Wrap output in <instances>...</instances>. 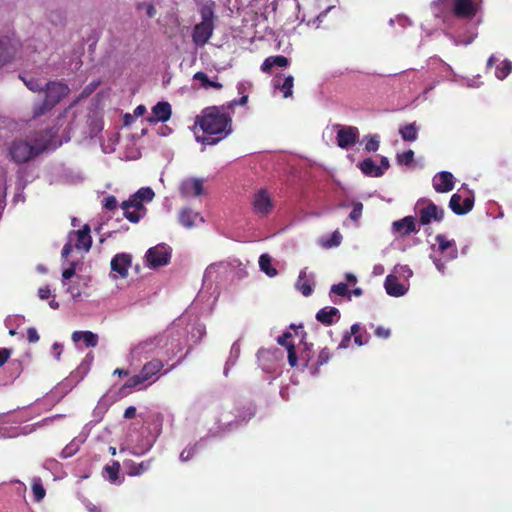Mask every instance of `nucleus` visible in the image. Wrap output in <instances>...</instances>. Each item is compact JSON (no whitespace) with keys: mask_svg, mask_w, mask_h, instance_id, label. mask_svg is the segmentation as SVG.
I'll use <instances>...</instances> for the list:
<instances>
[{"mask_svg":"<svg viewBox=\"0 0 512 512\" xmlns=\"http://www.w3.org/2000/svg\"><path fill=\"white\" fill-rule=\"evenodd\" d=\"M253 210L260 216H267L273 209V201L266 189H259L253 196Z\"/></svg>","mask_w":512,"mask_h":512,"instance_id":"7","label":"nucleus"},{"mask_svg":"<svg viewBox=\"0 0 512 512\" xmlns=\"http://www.w3.org/2000/svg\"><path fill=\"white\" fill-rule=\"evenodd\" d=\"M80 449V441L73 439L60 452V458L66 459L75 455Z\"/></svg>","mask_w":512,"mask_h":512,"instance_id":"35","label":"nucleus"},{"mask_svg":"<svg viewBox=\"0 0 512 512\" xmlns=\"http://www.w3.org/2000/svg\"><path fill=\"white\" fill-rule=\"evenodd\" d=\"M334 128L337 130V145L341 149H347L358 141L359 130L357 127L335 124Z\"/></svg>","mask_w":512,"mask_h":512,"instance_id":"5","label":"nucleus"},{"mask_svg":"<svg viewBox=\"0 0 512 512\" xmlns=\"http://www.w3.org/2000/svg\"><path fill=\"white\" fill-rule=\"evenodd\" d=\"M146 13H147V16L152 18L155 16L156 14V8L154 7L153 4L149 3L146 5Z\"/></svg>","mask_w":512,"mask_h":512,"instance_id":"62","label":"nucleus"},{"mask_svg":"<svg viewBox=\"0 0 512 512\" xmlns=\"http://www.w3.org/2000/svg\"><path fill=\"white\" fill-rule=\"evenodd\" d=\"M399 134L404 141H415L418 138V127L416 123H409L399 129Z\"/></svg>","mask_w":512,"mask_h":512,"instance_id":"30","label":"nucleus"},{"mask_svg":"<svg viewBox=\"0 0 512 512\" xmlns=\"http://www.w3.org/2000/svg\"><path fill=\"white\" fill-rule=\"evenodd\" d=\"M288 352V362L291 367H295L298 363V357L296 353L295 345H291L287 349Z\"/></svg>","mask_w":512,"mask_h":512,"instance_id":"51","label":"nucleus"},{"mask_svg":"<svg viewBox=\"0 0 512 512\" xmlns=\"http://www.w3.org/2000/svg\"><path fill=\"white\" fill-rule=\"evenodd\" d=\"M294 77L288 75L285 77L282 84H275V88L279 89L283 93L284 98L291 97L293 94Z\"/></svg>","mask_w":512,"mask_h":512,"instance_id":"33","label":"nucleus"},{"mask_svg":"<svg viewBox=\"0 0 512 512\" xmlns=\"http://www.w3.org/2000/svg\"><path fill=\"white\" fill-rule=\"evenodd\" d=\"M330 291H331V293H334V294H336L338 296H343V297L344 296H348V297H350L348 286L345 283H338V284L332 285Z\"/></svg>","mask_w":512,"mask_h":512,"instance_id":"43","label":"nucleus"},{"mask_svg":"<svg viewBox=\"0 0 512 512\" xmlns=\"http://www.w3.org/2000/svg\"><path fill=\"white\" fill-rule=\"evenodd\" d=\"M196 140L203 145H215L232 132V118L225 112V105L209 106L196 116Z\"/></svg>","mask_w":512,"mask_h":512,"instance_id":"1","label":"nucleus"},{"mask_svg":"<svg viewBox=\"0 0 512 512\" xmlns=\"http://www.w3.org/2000/svg\"><path fill=\"white\" fill-rule=\"evenodd\" d=\"M462 197L455 193L451 196L449 201L450 209L457 215H465L470 212L474 206V199L472 197H466L461 204Z\"/></svg>","mask_w":512,"mask_h":512,"instance_id":"14","label":"nucleus"},{"mask_svg":"<svg viewBox=\"0 0 512 512\" xmlns=\"http://www.w3.org/2000/svg\"><path fill=\"white\" fill-rule=\"evenodd\" d=\"M132 263V256L128 253L116 254L110 263L111 270L118 273L121 278L128 276V270Z\"/></svg>","mask_w":512,"mask_h":512,"instance_id":"11","label":"nucleus"},{"mask_svg":"<svg viewBox=\"0 0 512 512\" xmlns=\"http://www.w3.org/2000/svg\"><path fill=\"white\" fill-rule=\"evenodd\" d=\"M75 266H76V264L73 262V263H71L69 268L65 269L62 272L63 279L68 280V279H70L71 277L74 276V274H75Z\"/></svg>","mask_w":512,"mask_h":512,"instance_id":"57","label":"nucleus"},{"mask_svg":"<svg viewBox=\"0 0 512 512\" xmlns=\"http://www.w3.org/2000/svg\"><path fill=\"white\" fill-rule=\"evenodd\" d=\"M51 295V290L48 286L41 287L38 289V296L40 299L45 300L48 299Z\"/></svg>","mask_w":512,"mask_h":512,"instance_id":"58","label":"nucleus"},{"mask_svg":"<svg viewBox=\"0 0 512 512\" xmlns=\"http://www.w3.org/2000/svg\"><path fill=\"white\" fill-rule=\"evenodd\" d=\"M39 339H40V336L34 327H30L27 329V340L30 343H36L39 341Z\"/></svg>","mask_w":512,"mask_h":512,"instance_id":"55","label":"nucleus"},{"mask_svg":"<svg viewBox=\"0 0 512 512\" xmlns=\"http://www.w3.org/2000/svg\"><path fill=\"white\" fill-rule=\"evenodd\" d=\"M32 491H33V495H34V500L36 502H40L41 500H43V498L46 495V491H45L42 483L40 482V480L35 481L32 484Z\"/></svg>","mask_w":512,"mask_h":512,"instance_id":"40","label":"nucleus"},{"mask_svg":"<svg viewBox=\"0 0 512 512\" xmlns=\"http://www.w3.org/2000/svg\"><path fill=\"white\" fill-rule=\"evenodd\" d=\"M452 12L457 18L472 19L477 14V6L472 0H455Z\"/></svg>","mask_w":512,"mask_h":512,"instance_id":"9","label":"nucleus"},{"mask_svg":"<svg viewBox=\"0 0 512 512\" xmlns=\"http://www.w3.org/2000/svg\"><path fill=\"white\" fill-rule=\"evenodd\" d=\"M353 336H354V343L357 346H363V345L367 344L370 339V335L365 330L362 331V329L360 330V332H358L356 335H353Z\"/></svg>","mask_w":512,"mask_h":512,"instance_id":"46","label":"nucleus"},{"mask_svg":"<svg viewBox=\"0 0 512 512\" xmlns=\"http://www.w3.org/2000/svg\"><path fill=\"white\" fill-rule=\"evenodd\" d=\"M358 168L361 172L370 177H381L382 171L377 167L375 162L371 158H366L358 163Z\"/></svg>","mask_w":512,"mask_h":512,"instance_id":"28","label":"nucleus"},{"mask_svg":"<svg viewBox=\"0 0 512 512\" xmlns=\"http://www.w3.org/2000/svg\"><path fill=\"white\" fill-rule=\"evenodd\" d=\"M17 50V43L8 36H0V66L10 62Z\"/></svg>","mask_w":512,"mask_h":512,"instance_id":"13","label":"nucleus"},{"mask_svg":"<svg viewBox=\"0 0 512 512\" xmlns=\"http://www.w3.org/2000/svg\"><path fill=\"white\" fill-rule=\"evenodd\" d=\"M72 250H73V246H72L71 240H70L63 246V249L61 252L62 257L67 258L71 254Z\"/></svg>","mask_w":512,"mask_h":512,"instance_id":"61","label":"nucleus"},{"mask_svg":"<svg viewBox=\"0 0 512 512\" xmlns=\"http://www.w3.org/2000/svg\"><path fill=\"white\" fill-rule=\"evenodd\" d=\"M248 101V96L247 95H244L242 97H240L239 99H234L232 101H230L226 106H225V110L226 109H233L235 106L237 105H245Z\"/></svg>","mask_w":512,"mask_h":512,"instance_id":"54","label":"nucleus"},{"mask_svg":"<svg viewBox=\"0 0 512 512\" xmlns=\"http://www.w3.org/2000/svg\"><path fill=\"white\" fill-rule=\"evenodd\" d=\"M151 462H152V460L142 461L141 463H135V462L126 463L127 469H128L127 474L129 476L141 475L142 473H144L145 471H147L150 468Z\"/></svg>","mask_w":512,"mask_h":512,"instance_id":"32","label":"nucleus"},{"mask_svg":"<svg viewBox=\"0 0 512 512\" xmlns=\"http://www.w3.org/2000/svg\"><path fill=\"white\" fill-rule=\"evenodd\" d=\"M197 220L203 221V218L199 213L193 212L189 208L182 209L179 214V221L186 228L195 226Z\"/></svg>","mask_w":512,"mask_h":512,"instance_id":"27","label":"nucleus"},{"mask_svg":"<svg viewBox=\"0 0 512 512\" xmlns=\"http://www.w3.org/2000/svg\"><path fill=\"white\" fill-rule=\"evenodd\" d=\"M374 334L377 337H379V338L387 339V338L390 337L391 331H390L389 328H386V327H383V326H378V327L375 328Z\"/></svg>","mask_w":512,"mask_h":512,"instance_id":"53","label":"nucleus"},{"mask_svg":"<svg viewBox=\"0 0 512 512\" xmlns=\"http://www.w3.org/2000/svg\"><path fill=\"white\" fill-rule=\"evenodd\" d=\"M172 114L171 105L168 102H158L152 108V116L148 118L149 122H166Z\"/></svg>","mask_w":512,"mask_h":512,"instance_id":"17","label":"nucleus"},{"mask_svg":"<svg viewBox=\"0 0 512 512\" xmlns=\"http://www.w3.org/2000/svg\"><path fill=\"white\" fill-rule=\"evenodd\" d=\"M340 318V311L335 307H324L316 314V319L323 325H332L336 319Z\"/></svg>","mask_w":512,"mask_h":512,"instance_id":"20","label":"nucleus"},{"mask_svg":"<svg viewBox=\"0 0 512 512\" xmlns=\"http://www.w3.org/2000/svg\"><path fill=\"white\" fill-rule=\"evenodd\" d=\"M90 226L85 224L81 229L77 231H72L70 233V240L72 241V237H75V245L74 247L77 250H84L88 252L92 245V237L90 235Z\"/></svg>","mask_w":512,"mask_h":512,"instance_id":"10","label":"nucleus"},{"mask_svg":"<svg viewBox=\"0 0 512 512\" xmlns=\"http://www.w3.org/2000/svg\"><path fill=\"white\" fill-rule=\"evenodd\" d=\"M105 471L107 472L109 479L112 482H115L118 479V474L120 471V464L119 462L115 461L110 466L105 467Z\"/></svg>","mask_w":512,"mask_h":512,"instance_id":"42","label":"nucleus"},{"mask_svg":"<svg viewBox=\"0 0 512 512\" xmlns=\"http://www.w3.org/2000/svg\"><path fill=\"white\" fill-rule=\"evenodd\" d=\"M378 135L368 136L365 143V150L368 152H376L379 149Z\"/></svg>","mask_w":512,"mask_h":512,"instance_id":"41","label":"nucleus"},{"mask_svg":"<svg viewBox=\"0 0 512 512\" xmlns=\"http://www.w3.org/2000/svg\"><path fill=\"white\" fill-rule=\"evenodd\" d=\"M259 267L269 277H274L278 274L276 268L272 266V258L268 254H262L259 257Z\"/></svg>","mask_w":512,"mask_h":512,"instance_id":"31","label":"nucleus"},{"mask_svg":"<svg viewBox=\"0 0 512 512\" xmlns=\"http://www.w3.org/2000/svg\"><path fill=\"white\" fill-rule=\"evenodd\" d=\"M71 339L75 343L83 341L87 348H94L98 345V336L91 331H74Z\"/></svg>","mask_w":512,"mask_h":512,"instance_id":"23","label":"nucleus"},{"mask_svg":"<svg viewBox=\"0 0 512 512\" xmlns=\"http://www.w3.org/2000/svg\"><path fill=\"white\" fill-rule=\"evenodd\" d=\"M194 80H198L201 82V86L203 88H208V84H210V79L208 78L207 74L202 72V71H199V72H196L193 76Z\"/></svg>","mask_w":512,"mask_h":512,"instance_id":"52","label":"nucleus"},{"mask_svg":"<svg viewBox=\"0 0 512 512\" xmlns=\"http://www.w3.org/2000/svg\"><path fill=\"white\" fill-rule=\"evenodd\" d=\"M512 71V62L509 60L501 61L495 70V76L499 80L505 79Z\"/></svg>","mask_w":512,"mask_h":512,"instance_id":"34","label":"nucleus"},{"mask_svg":"<svg viewBox=\"0 0 512 512\" xmlns=\"http://www.w3.org/2000/svg\"><path fill=\"white\" fill-rule=\"evenodd\" d=\"M296 287L305 297H308L312 294L313 278L307 275V268L301 270L296 282Z\"/></svg>","mask_w":512,"mask_h":512,"instance_id":"22","label":"nucleus"},{"mask_svg":"<svg viewBox=\"0 0 512 512\" xmlns=\"http://www.w3.org/2000/svg\"><path fill=\"white\" fill-rule=\"evenodd\" d=\"M154 191L149 187L140 188L136 193L131 195L129 199L135 203L136 206L142 209V212H146V208L143 205V201H151L154 198Z\"/></svg>","mask_w":512,"mask_h":512,"instance_id":"24","label":"nucleus"},{"mask_svg":"<svg viewBox=\"0 0 512 512\" xmlns=\"http://www.w3.org/2000/svg\"><path fill=\"white\" fill-rule=\"evenodd\" d=\"M419 223L423 226L432 221L441 222L444 218V210L434 204L431 200L420 199L417 202Z\"/></svg>","mask_w":512,"mask_h":512,"instance_id":"4","label":"nucleus"},{"mask_svg":"<svg viewBox=\"0 0 512 512\" xmlns=\"http://www.w3.org/2000/svg\"><path fill=\"white\" fill-rule=\"evenodd\" d=\"M214 31V23L200 22L196 24L192 32V41L196 46H204L211 38Z\"/></svg>","mask_w":512,"mask_h":512,"instance_id":"8","label":"nucleus"},{"mask_svg":"<svg viewBox=\"0 0 512 512\" xmlns=\"http://www.w3.org/2000/svg\"><path fill=\"white\" fill-rule=\"evenodd\" d=\"M44 100L33 107V117L38 118L51 111L63 98H65L70 89L62 81H48L44 84Z\"/></svg>","mask_w":512,"mask_h":512,"instance_id":"3","label":"nucleus"},{"mask_svg":"<svg viewBox=\"0 0 512 512\" xmlns=\"http://www.w3.org/2000/svg\"><path fill=\"white\" fill-rule=\"evenodd\" d=\"M438 243V249L442 254H445L449 260L455 259L458 255V249L454 240H448L442 234L435 237Z\"/></svg>","mask_w":512,"mask_h":512,"instance_id":"19","label":"nucleus"},{"mask_svg":"<svg viewBox=\"0 0 512 512\" xmlns=\"http://www.w3.org/2000/svg\"><path fill=\"white\" fill-rule=\"evenodd\" d=\"M146 113V107L144 105H139L134 110L135 116H143Z\"/></svg>","mask_w":512,"mask_h":512,"instance_id":"63","label":"nucleus"},{"mask_svg":"<svg viewBox=\"0 0 512 512\" xmlns=\"http://www.w3.org/2000/svg\"><path fill=\"white\" fill-rule=\"evenodd\" d=\"M341 240H342L341 234L338 231H335L331 235L330 239L325 242L324 246L327 248H330L333 246H338V245H340Z\"/></svg>","mask_w":512,"mask_h":512,"instance_id":"50","label":"nucleus"},{"mask_svg":"<svg viewBox=\"0 0 512 512\" xmlns=\"http://www.w3.org/2000/svg\"><path fill=\"white\" fill-rule=\"evenodd\" d=\"M103 207L109 211L115 210L118 207V201L115 196L109 195L103 200Z\"/></svg>","mask_w":512,"mask_h":512,"instance_id":"48","label":"nucleus"},{"mask_svg":"<svg viewBox=\"0 0 512 512\" xmlns=\"http://www.w3.org/2000/svg\"><path fill=\"white\" fill-rule=\"evenodd\" d=\"M164 367V364L159 359H153L145 363L140 371L142 378L146 381L150 380L153 376L157 375Z\"/></svg>","mask_w":512,"mask_h":512,"instance_id":"25","label":"nucleus"},{"mask_svg":"<svg viewBox=\"0 0 512 512\" xmlns=\"http://www.w3.org/2000/svg\"><path fill=\"white\" fill-rule=\"evenodd\" d=\"M124 217L131 223H138L146 214L142 209L135 205L130 199L123 201L120 205Z\"/></svg>","mask_w":512,"mask_h":512,"instance_id":"16","label":"nucleus"},{"mask_svg":"<svg viewBox=\"0 0 512 512\" xmlns=\"http://www.w3.org/2000/svg\"><path fill=\"white\" fill-rule=\"evenodd\" d=\"M198 451V444L194 443L192 445L187 446L181 453H180V460L182 462H186L191 460Z\"/></svg>","mask_w":512,"mask_h":512,"instance_id":"38","label":"nucleus"},{"mask_svg":"<svg viewBox=\"0 0 512 512\" xmlns=\"http://www.w3.org/2000/svg\"><path fill=\"white\" fill-rule=\"evenodd\" d=\"M215 2L210 0L204 3L200 8L201 22L214 23L215 19Z\"/></svg>","mask_w":512,"mask_h":512,"instance_id":"29","label":"nucleus"},{"mask_svg":"<svg viewBox=\"0 0 512 512\" xmlns=\"http://www.w3.org/2000/svg\"><path fill=\"white\" fill-rule=\"evenodd\" d=\"M360 330H361V326L359 323L353 324L350 328V331L344 333L338 348H347L349 345V342L351 340V337L353 335H356L358 332H360Z\"/></svg>","mask_w":512,"mask_h":512,"instance_id":"36","label":"nucleus"},{"mask_svg":"<svg viewBox=\"0 0 512 512\" xmlns=\"http://www.w3.org/2000/svg\"><path fill=\"white\" fill-rule=\"evenodd\" d=\"M55 133L52 130L31 134L26 139L13 141L8 147V155L16 164H24L42 154Z\"/></svg>","mask_w":512,"mask_h":512,"instance_id":"2","label":"nucleus"},{"mask_svg":"<svg viewBox=\"0 0 512 512\" xmlns=\"http://www.w3.org/2000/svg\"><path fill=\"white\" fill-rule=\"evenodd\" d=\"M393 229L401 236H408L411 233H417L419 230L416 228L415 219L413 216H406L401 220L394 221Z\"/></svg>","mask_w":512,"mask_h":512,"instance_id":"18","label":"nucleus"},{"mask_svg":"<svg viewBox=\"0 0 512 512\" xmlns=\"http://www.w3.org/2000/svg\"><path fill=\"white\" fill-rule=\"evenodd\" d=\"M288 64H289V61H288L287 57H285L283 55L270 56V57H267L263 61L262 65H261V70L264 73H270L271 69L274 66L287 67Z\"/></svg>","mask_w":512,"mask_h":512,"instance_id":"26","label":"nucleus"},{"mask_svg":"<svg viewBox=\"0 0 512 512\" xmlns=\"http://www.w3.org/2000/svg\"><path fill=\"white\" fill-rule=\"evenodd\" d=\"M22 80L26 87L33 92H42L44 84L35 77H22Z\"/></svg>","mask_w":512,"mask_h":512,"instance_id":"37","label":"nucleus"},{"mask_svg":"<svg viewBox=\"0 0 512 512\" xmlns=\"http://www.w3.org/2000/svg\"><path fill=\"white\" fill-rule=\"evenodd\" d=\"M291 338L292 334L290 332H285L277 338V343L288 349L289 346L294 345L291 341Z\"/></svg>","mask_w":512,"mask_h":512,"instance_id":"49","label":"nucleus"},{"mask_svg":"<svg viewBox=\"0 0 512 512\" xmlns=\"http://www.w3.org/2000/svg\"><path fill=\"white\" fill-rule=\"evenodd\" d=\"M377 167L382 171V175H384L385 171L390 167L388 158L383 156L380 160V165H377Z\"/></svg>","mask_w":512,"mask_h":512,"instance_id":"59","label":"nucleus"},{"mask_svg":"<svg viewBox=\"0 0 512 512\" xmlns=\"http://www.w3.org/2000/svg\"><path fill=\"white\" fill-rule=\"evenodd\" d=\"M384 286L387 294L393 297L403 296L406 292L404 285L401 284L394 275H388L386 277Z\"/></svg>","mask_w":512,"mask_h":512,"instance_id":"21","label":"nucleus"},{"mask_svg":"<svg viewBox=\"0 0 512 512\" xmlns=\"http://www.w3.org/2000/svg\"><path fill=\"white\" fill-rule=\"evenodd\" d=\"M433 188L438 193H445L453 190L454 188V176L448 171H442L434 176Z\"/></svg>","mask_w":512,"mask_h":512,"instance_id":"15","label":"nucleus"},{"mask_svg":"<svg viewBox=\"0 0 512 512\" xmlns=\"http://www.w3.org/2000/svg\"><path fill=\"white\" fill-rule=\"evenodd\" d=\"M146 380L144 378H142V375L141 373H139L138 375H134L132 376L131 378H129L125 384L123 385L122 387V390L123 389H126V388H133V387H136L142 383H144Z\"/></svg>","mask_w":512,"mask_h":512,"instance_id":"44","label":"nucleus"},{"mask_svg":"<svg viewBox=\"0 0 512 512\" xmlns=\"http://www.w3.org/2000/svg\"><path fill=\"white\" fill-rule=\"evenodd\" d=\"M396 159L399 165L409 166L414 161V151L407 150L403 153L397 154Z\"/></svg>","mask_w":512,"mask_h":512,"instance_id":"39","label":"nucleus"},{"mask_svg":"<svg viewBox=\"0 0 512 512\" xmlns=\"http://www.w3.org/2000/svg\"><path fill=\"white\" fill-rule=\"evenodd\" d=\"M145 257L149 267L157 268L169 263L171 253L167 246L157 245L148 249Z\"/></svg>","mask_w":512,"mask_h":512,"instance_id":"6","label":"nucleus"},{"mask_svg":"<svg viewBox=\"0 0 512 512\" xmlns=\"http://www.w3.org/2000/svg\"><path fill=\"white\" fill-rule=\"evenodd\" d=\"M136 416V408L134 406H129L124 411L125 419H133Z\"/></svg>","mask_w":512,"mask_h":512,"instance_id":"60","label":"nucleus"},{"mask_svg":"<svg viewBox=\"0 0 512 512\" xmlns=\"http://www.w3.org/2000/svg\"><path fill=\"white\" fill-rule=\"evenodd\" d=\"M113 374L118 375L119 377H126L129 375V371L121 368H116Z\"/></svg>","mask_w":512,"mask_h":512,"instance_id":"64","label":"nucleus"},{"mask_svg":"<svg viewBox=\"0 0 512 512\" xmlns=\"http://www.w3.org/2000/svg\"><path fill=\"white\" fill-rule=\"evenodd\" d=\"M11 350L7 348H0V367L3 366L10 358Z\"/></svg>","mask_w":512,"mask_h":512,"instance_id":"56","label":"nucleus"},{"mask_svg":"<svg viewBox=\"0 0 512 512\" xmlns=\"http://www.w3.org/2000/svg\"><path fill=\"white\" fill-rule=\"evenodd\" d=\"M182 197H197L203 194V181L198 178H188L182 181L179 187Z\"/></svg>","mask_w":512,"mask_h":512,"instance_id":"12","label":"nucleus"},{"mask_svg":"<svg viewBox=\"0 0 512 512\" xmlns=\"http://www.w3.org/2000/svg\"><path fill=\"white\" fill-rule=\"evenodd\" d=\"M331 357H332V353L330 352V350L328 348H323L319 352V355H318V358L316 361V365L322 366V365L326 364L330 360Z\"/></svg>","mask_w":512,"mask_h":512,"instance_id":"45","label":"nucleus"},{"mask_svg":"<svg viewBox=\"0 0 512 512\" xmlns=\"http://www.w3.org/2000/svg\"><path fill=\"white\" fill-rule=\"evenodd\" d=\"M362 210H363V204L361 202L354 203L353 209L349 214V218L353 221L359 220L362 215Z\"/></svg>","mask_w":512,"mask_h":512,"instance_id":"47","label":"nucleus"}]
</instances>
